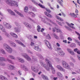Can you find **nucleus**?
<instances>
[{
  "mask_svg": "<svg viewBox=\"0 0 80 80\" xmlns=\"http://www.w3.org/2000/svg\"><path fill=\"white\" fill-rule=\"evenodd\" d=\"M10 34L13 38H18V36L14 32H10Z\"/></svg>",
  "mask_w": 80,
  "mask_h": 80,
  "instance_id": "f3484780",
  "label": "nucleus"
},
{
  "mask_svg": "<svg viewBox=\"0 0 80 80\" xmlns=\"http://www.w3.org/2000/svg\"><path fill=\"white\" fill-rule=\"evenodd\" d=\"M10 44L12 47H16L17 46L16 44L15 43L12 41L10 42Z\"/></svg>",
  "mask_w": 80,
  "mask_h": 80,
  "instance_id": "473e14b6",
  "label": "nucleus"
},
{
  "mask_svg": "<svg viewBox=\"0 0 80 80\" xmlns=\"http://www.w3.org/2000/svg\"><path fill=\"white\" fill-rule=\"evenodd\" d=\"M30 45L31 47H34V46H35V43H33V42H31Z\"/></svg>",
  "mask_w": 80,
  "mask_h": 80,
  "instance_id": "3c124183",
  "label": "nucleus"
},
{
  "mask_svg": "<svg viewBox=\"0 0 80 80\" xmlns=\"http://www.w3.org/2000/svg\"><path fill=\"white\" fill-rule=\"evenodd\" d=\"M14 12L18 15H19L20 17H23V15L22 14V13H20V12H18L17 10H14Z\"/></svg>",
  "mask_w": 80,
  "mask_h": 80,
  "instance_id": "4be33fe9",
  "label": "nucleus"
},
{
  "mask_svg": "<svg viewBox=\"0 0 80 80\" xmlns=\"http://www.w3.org/2000/svg\"><path fill=\"white\" fill-rule=\"evenodd\" d=\"M15 41L16 43H18L19 45H21L22 46H23V47H25V45H24L23 43L21 42L18 40H15Z\"/></svg>",
  "mask_w": 80,
  "mask_h": 80,
  "instance_id": "6ab92c4d",
  "label": "nucleus"
},
{
  "mask_svg": "<svg viewBox=\"0 0 80 80\" xmlns=\"http://www.w3.org/2000/svg\"><path fill=\"white\" fill-rule=\"evenodd\" d=\"M29 20H30L32 22H33V23H35V21H34V20H33L32 19L30 18H28Z\"/></svg>",
  "mask_w": 80,
  "mask_h": 80,
  "instance_id": "4d7b16f0",
  "label": "nucleus"
},
{
  "mask_svg": "<svg viewBox=\"0 0 80 80\" xmlns=\"http://www.w3.org/2000/svg\"><path fill=\"white\" fill-rule=\"evenodd\" d=\"M3 25L7 29H11L12 28V25L10 23L4 22L3 23Z\"/></svg>",
  "mask_w": 80,
  "mask_h": 80,
  "instance_id": "0eeeda50",
  "label": "nucleus"
},
{
  "mask_svg": "<svg viewBox=\"0 0 80 80\" xmlns=\"http://www.w3.org/2000/svg\"><path fill=\"white\" fill-rule=\"evenodd\" d=\"M56 22L60 26H62V23H61V22H60V21H57Z\"/></svg>",
  "mask_w": 80,
  "mask_h": 80,
  "instance_id": "8fccbe9b",
  "label": "nucleus"
},
{
  "mask_svg": "<svg viewBox=\"0 0 80 80\" xmlns=\"http://www.w3.org/2000/svg\"><path fill=\"white\" fill-rule=\"evenodd\" d=\"M59 55H60L61 57H63L65 55V52L62 50H61L59 51Z\"/></svg>",
  "mask_w": 80,
  "mask_h": 80,
  "instance_id": "a878e982",
  "label": "nucleus"
},
{
  "mask_svg": "<svg viewBox=\"0 0 80 80\" xmlns=\"http://www.w3.org/2000/svg\"><path fill=\"white\" fill-rule=\"evenodd\" d=\"M42 78L44 80H49V79H48V77L45 76V75H42Z\"/></svg>",
  "mask_w": 80,
  "mask_h": 80,
  "instance_id": "c9c22d12",
  "label": "nucleus"
},
{
  "mask_svg": "<svg viewBox=\"0 0 80 80\" xmlns=\"http://www.w3.org/2000/svg\"><path fill=\"white\" fill-rule=\"evenodd\" d=\"M28 38L29 39V40H32V41L33 40V37H32V36H29Z\"/></svg>",
  "mask_w": 80,
  "mask_h": 80,
  "instance_id": "5fc2aeb1",
  "label": "nucleus"
},
{
  "mask_svg": "<svg viewBox=\"0 0 80 80\" xmlns=\"http://www.w3.org/2000/svg\"><path fill=\"white\" fill-rule=\"evenodd\" d=\"M39 17L40 18H41V20L43 22H44V21H45V19H47V20L48 21V22H51L53 24V25H55V26H56L57 25L56 23H55L53 21H51L48 18H47L45 16H44L42 18L41 16H39Z\"/></svg>",
  "mask_w": 80,
  "mask_h": 80,
  "instance_id": "39448f33",
  "label": "nucleus"
},
{
  "mask_svg": "<svg viewBox=\"0 0 80 80\" xmlns=\"http://www.w3.org/2000/svg\"><path fill=\"white\" fill-rule=\"evenodd\" d=\"M31 1H32V2L34 4H35V5H38L41 7V8H45V6L39 3L38 4V3H37V2H35V0H31Z\"/></svg>",
  "mask_w": 80,
  "mask_h": 80,
  "instance_id": "1a4fd4ad",
  "label": "nucleus"
},
{
  "mask_svg": "<svg viewBox=\"0 0 80 80\" xmlns=\"http://www.w3.org/2000/svg\"><path fill=\"white\" fill-rule=\"evenodd\" d=\"M57 2L59 3V5L62 6V7H63V1L62 0H57Z\"/></svg>",
  "mask_w": 80,
  "mask_h": 80,
  "instance_id": "412c9836",
  "label": "nucleus"
},
{
  "mask_svg": "<svg viewBox=\"0 0 80 80\" xmlns=\"http://www.w3.org/2000/svg\"><path fill=\"white\" fill-rule=\"evenodd\" d=\"M3 34H4L6 37H10V35H9V34L6 31L4 32Z\"/></svg>",
  "mask_w": 80,
  "mask_h": 80,
  "instance_id": "e433bc0d",
  "label": "nucleus"
},
{
  "mask_svg": "<svg viewBox=\"0 0 80 80\" xmlns=\"http://www.w3.org/2000/svg\"><path fill=\"white\" fill-rule=\"evenodd\" d=\"M32 10L34 12H36L37 11V8H32Z\"/></svg>",
  "mask_w": 80,
  "mask_h": 80,
  "instance_id": "bf43d9fd",
  "label": "nucleus"
},
{
  "mask_svg": "<svg viewBox=\"0 0 80 80\" xmlns=\"http://www.w3.org/2000/svg\"><path fill=\"white\" fill-rule=\"evenodd\" d=\"M52 32H55L56 30H58L59 32H61V30L60 29H57V28L55 27L52 28Z\"/></svg>",
  "mask_w": 80,
  "mask_h": 80,
  "instance_id": "f704fd0d",
  "label": "nucleus"
},
{
  "mask_svg": "<svg viewBox=\"0 0 80 80\" xmlns=\"http://www.w3.org/2000/svg\"><path fill=\"white\" fill-rule=\"evenodd\" d=\"M57 75L60 79H61V80H63V75L61 74V73L60 72H58L57 73Z\"/></svg>",
  "mask_w": 80,
  "mask_h": 80,
  "instance_id": "dca6fc26",
  "label": "nucleus"
},
{
  "mask_svg": "<svg viewBox=\"0 0 80 80\" xmlns=\"http://www.w3.org/2000/svg\"><path fill=\"white\" fill-rule=\"evenodd\" d=\"M67 50L69 53L71 54V55H75V53H74V52H73V50L70 48H67Z\"/></svg>",
  "mask_w": 80,
  "mask_h": 80,
  "instance_id": "ddd939ff",
  "label": "nucleus"
},
{
  "mask_svg": "<svg viewBox=\"0 0 80 80\" xmlns=\"http://www.w3.org/2000/svg\"><path fill=\"white\" fill-rule=\"evenodd\" d=\"M74 41H75V42L77 43L79 45V46H80V42L79 41H78V40L76 39H74Z\"/></svg>",
  "mask_w": 80,
  "mask_h": 80,
  "instance_id": "ea45409f",
  "label": "nucleus"
},
{
  "mask_svg": "<svg viewBox=\"0 0 80 80\" xmlns=\"http://www.w3.org/2000/svg\"><path fill=\"white\" fill-rule=\"evenodd\" d=\"M18 28L15 27L14 29V30L15 32H20V29L19 27H17Z\"/></svg>",
  "mask_w": 80,
  "mask_h": 80,
  "instance_id": "c85d7f7f",
  "label": "nucleus"
},
{
  "mask_svg": "<svg viewBox=\"0 0 80 80\" xmlns=\"http://www.w3.org/2000/svg\"><path fill=\"white\" fill-rule=\"evenodd\" d=\"M0 79L2 80H8V79L6 77L2 75H0Z\"/></svg>",
  "mask_w": 80,
  "mask_h": 80,
  "instance_id": "cd10ccee",
  "label": "nucleus"
},
{
  "mask_svg": "<svg viewBox=\"0 0 80 80\" xmlns=\"http://www.w3.org/2000/svg\"><path fill=\"white\" fill-rule=\"evenodd\" d=\"M8 68L10 70H14V68H15V67L10 65H8Z\"/></svg>",
  "mask_w": 80,
  "mask_h": 80,
  "instance_id": "aec40b11",
  "label": "nucleus"
},
{
  "mask_svg": "<svg viewBox=\"0 0 80 80\" xmlns=\"http://www.w3.org/2000/svg\"><path fill=\"white\" fill-rule=\"evenodd\" d=\"M28 11V7H25L24 8V11L26 12V13H27Z\"/></svg>",
  "mask_w": 80,
  "mask_h": 80,
  "instance_id": "a19ab883",
  "label": "nucleus"
},
{
  "mask_svg": "<svg viewBox=\"0 0 80 80\" xmlns=\"http://www.w3.org/2000/svg\"><path fill=\"white\" fill-rule=\"evenodd\" d=\"M37 28H38L37 30L38 32H40V30L41 29V28H40V26H38Z\"/></svg>",
  "mask_w": 80,
  "mask_h": 80,
  "instance_id": "864d4df0",
  "label": "nucleus"
},
{
  "mask_svg": "<svg viewBox=\"0 0 80 80\" xmlns=\"http://www.w3.org/2000/svg\"><path fill=\"white\" fill-rule=\"evenodd\" d=\"M68 40H69V41H72V39L70 37H68Z\"/></svg>",
  "mask_w": 80,
  "mask_h": 80,
  "instance_id": "680f3d73",
  "label": "nucleus"
},
{
  "mask_svg": "<svg viewBox=\"0 0 80 80\" xmlns=\"http://www.w3.org/2000/svg\"><path fill=\"white\" fill-rule=\"evenodd\" d=\"M20 67L22 69H23L24 70H25V72H28L29 70L28 68L24 65H21Z\"/></svg>",
  "mask_w": 80,
  "mask_h": 80,
  "instance_id": "2eb2a0df",
  "label": "nucleus"
},
{
  "mask_svg": "<svg viewBox=\"0 0 80 80\" xmlns=\"http://www.w3.org/2000/svg\"><path fill=\"white\" fill-rule=\"evenodd\" d=\"M46 38L48 39H49V40H50V39H51V37H50V35L49 34H48L47 35Z\"/></svg>",
  "mask_w": 80,
  "mask_h": 80,
  "instance_id": "de8ad7c7",
  "label": "nucleus"
},
{
  "mask_svg": "<svg viewBox=\"0 0 80 80\" xmlns=\"http://www.w3.org/2000/svg\"><path fill=\"white\" fill-rule=\"evenodd\" d=\"M0 65L2 67H4L5 66V63L4 62H2L0 63Z\"/></svg>",
  "mask_w": 80,
  "mask_h": 80,
  "instance_id": "603ef678",
  "label": "nucleus"
},
{
  "mask_svg": "<svg viewBox=\"0 0 80 80\" xmlns=\"http://www.w3.org/2000/svg\"><path fill=\"white\" fill-rule=\"evenodd\" d=\"M46 11L48 12L49 13H51V10L49 9H46Z\"/></svg>",
  "mask_w": 80,
  "mask_h": 80,
  "instance_id": "338daca9",
  "label": "nucleus"
},
{
  "mask_svg": "<svg viewBox=\"0 0 80 80\" xmlns=\"http://www.w3.org/2000/svg\"><path fill=\"white\" fill-rule=\"evenodd\" d=\"M70 47H75L76 44L75 43H72L70 45Z\"/></svg>",
  "mask_w": 80,
  "mask_h": 80,
  "instance_id": "a18cd8bd",
  "label": "nucleus"
},
{
  "mask_svg": "<svg viewBox=\"0 0 80 80\" xmlns=\"http://www.w3.org/2000/svg\"><path fill=\"white\" fill-rule=\"evenodd\" d=\"M70 65L71 66V67H74V64L72 62H70Z\"/></svg>",
  "mask_w": 80,
  "mask_h": 80,
  "instance_id": "69168bd1",
  "label": "nucleus"
},
{
  "mask_svg": "<svg viewBox=\"0 0 80 80\" xmlns=\"http://www.w3.org/2000/svg\"><path fill=\"white\" fill-rule=\"evenodd\" d=\"M44 13L47 17H50V18H52V16L49 13L47 12H45Z\"/></svg>",
  "mask_w": 80,
  "mask_h": 80,
  "instance_id": "72a5a7b5",
  "label": "nucleus"
},
{
  "mask_svg": "<svg viewBox=\"0 0 80 80\" xmlns=\"http://www.w3.org/2000/svg\"><path fill=\"white\" fill-rule=\"evenodd\" d=\"M29 14H30V15H32V17H34L35 16V14L33 13V12H29Z\"/></svg>",
  "mask_w": 80,
  "mask_h": 80,
  "instance_id": "09e8293b",
  "label": "nucleus"
},
{
  "mask_svg": "<svg viewBox=\"0 0 80 80\" xmlns=\"http://www.w3.org/2000/svg\"><path fill=\"white\" fill-rule=\"evenodd\" d=\"M5 2L7 4L11 7L12 6L18 7V4L16 1H14L12 0H5Z\"/></svg>",
  "mask_w": 80,
  "mask_h": 80,
  "instance_id": "f03ea898",
  "label": "nucleus"
},
{
  "mask_svg": "<svg viewBox=\"0 0 80 80\" xmlns=\"http://www.w3.org/2000/svg\"><path fill=\"white\" fill-rule=\"evenodd\" d=\"M75 12L76 14H75L74 13H70V15L71 16H72V17H73L74 18H77V15H78V11L77 9H76Z\"/></svg>",
  "mask_w": 80,
  "mask_h": 80,
  "instance_id": "9b49d317",
  "label": "nucleus"
},
{
  "mask_svg": "<svg viewBox=\"0 0 80 80\" xmlns=\"http://www.w3.org/2000/svg\"><path fill=\"white\" fill-rule=\"evenodd\" d=\"M17 58L18 60V62H21V63H24L25 62V61L23 59L20 58Z\"/></svg>",
  "mask_w": 80,
  "mask_h": 80,
  "instance_id": "2f4dec72",
  "label": "nucleus"
},
{
  "mask_svg": "<svg viewBox=\"0 0 80 80\" xmlns=\"http://www.w3.org/2000/svg\"><path fill=\"white\" fill-rule=\"evenodd\" d=\"M3 46L6 51H7L8 53H12L13 49H12V48L10 46H8V45L6 43L3 44Z\"/></svg>",
  "mask_w": 80,
  "mask_h": 80,
  "instance_id": "7ed1b4c3",
  "label": "nucleus"
},
{
  "mask_svg": "<svg viewBox=\"0 0 80 80\" xmlns=\"http://www.w3.org/2000/svg\"><path fill=\"white\" fill-rule=\"evenodd\" d=\"M76 34H77V35H78L79 37H78V38L79 40H80V34H79V33L76 32Z\"/></svg>",
  "mask_w": 80,
  "mask_h": 80,
  "instance_id": "13d9d810",
  "label": "nucleus"
},
{
  "mask_svg": "<svg viewBox=\"0 0 80 80\" xmlns=\"http://www.w3.org/2000/svg\"><path fill=\"white\" fill-rule=\"evenodd\" d=\"M56 67L59 71H61L62 72H65V69L60 65H58Z\"/></svg>",
  "mask_w": 80,
  "mask_h": 80,
  "instance_id": "9d476101",
  "label": "nucleus"
},
{
  "mask_svg": "<svg viewBox=\"0 0 80 80\" xmlns=\"http://www.w3.org/2000/svg\"><path fill=\"white\" fill-rule=\"evenodd\" d=\"M7 61L8 62L12 63V64H14V62L8 58H7L6 59L3 57H0V62H7Z\"/></svg>",
  "mask_w": 80,
  "mask_h": 80,
  "instance_id": "20e7f679",
  "label": "nucleus"
},
{
  "mask_svg": "<svg viewBox=\"0 0 80 80\" xmlns=\"http://www.w3.org/2000/svg\"><path fill=\"white\" fill-rule=\"evenodd\" d=\"M34 48L36 50H37V51H40V48H38V46L37 45H35V47H34Z\"/></svg>",
  "mask_w": 80,
  "mask_h": 80,
  "instance_id": "c756f323",
  "label": "nucleus"
},
{
  "mask_svg": "<svg viewBox=\"0 0 80 80\" xmlns=\"http://www.w3.org/2000/svg\"><path fill=\"white\" fill-rule=\"evenodd\" d=\"M62 65L63 68L68 69V70H70L71 69L70 65L65 61H63L62 62Z\"/></svg>",
  "mask_w": 80,
  "mask_h": 80,
  "instance_id": "423d86ee",
  "label": "nucleus"
},
{
  "mask_svg": "<svg viewBox=\"0 0 80 80\" xmlns=\"http://www.w3.org/2000/svg\"><path fill=\"white\" fill-rule=\"evenodd\" d=\"M37 55L40 59V62L42 66V67H43L45 69L48 71H50V69H52V73L53 74H55L56 72L55 69L52 67L51 62L50 61L47 59V58L45 59V61L47 62V65H46L45 63L43 62L42 61H41V59L42 60H44V58H43L41 54H38Z\"/></svg>",
  "mask_w": 80,
  "mask_h": 80,
  "instance_id": "f257e3e1",
  "label": "nucleus"
},
{
  "mask_svg": "<svg viewBox=\"0 0 80 80\" xmlns=\"http://www.w3.org/2000/svg\"><path fill=\"white\" fill-rule=\"evenodd\" d=\"M27 52L28 53H30L31 54H32V55L33 54V52L28 49H27Z\"/></svg>",
  "mask_w": 80,
  "mask_h": 80,
  "instance_id": "c03bdc74",
  "label": "nucleus"
},
{
  "mask_svg": "<svg viewBox=\"0 0 80 80\" xmlns=\"http://www.w3.org/2000/svg\"><path fill=\"white\" fill-rule=\"evenodd\" d=\"M78 70L79 71L76 70V72L78 73H80V69H79Z\"/></svg>",
  "mask_w": 80,
  "mask_h": 80,
  "instance_id": "e2e57ef3",
  "label": "nucleus"
},
{
  "mask_svg": "<svg viewBox=\"0 0 80 80\" xmlns=\"http://www.w3.org/2000/svg\"><path fill=\"white\" fill-rule=\"evenodd\" d=\"M14 24L17 26L19 27V28H21V26L19 24V23L17 21H15L14 22Z\"/></svg>",
  "mask_w": 80,
  "mask_h": 80,
  "instance_id": "58836bf2",
  "label": "nucleus"
},
{
  "mask_svg": "<svg viewBox=\"0 0 80 80\" xmlns=\"http://www.w3.org/2000/svg\"><path fill=\"white\" fill-rule=\"evenodd\" d=\"M55 59L57 62H59L60 61V59L57 58H55Z\"/></svg>",
  "mask_w": 80,
  "mask_h": 80,
  "instance_id": "0e129e2a",
  "label": "nucleus"
},
{
  "mask_svg": "<svg viewBox=\"0 0 80 80\" xmlns=\"http://www.w3.org/2000/svg\"><path fill=\"white\" fill-rule=\"evenodd\" d=\"M8 12H9L10 14L11 15H14V16H15V12L12 11V10L10 9H8Z\"/></svg>",
  "mask_w": 80,
  "mask_h": 80,
  "instance_id": "b1692460",
  "label": "nucleus"
},
{
  "mask_svg": "<svg viewBox=\"0 0 80 80\" xmlns=\"http://www.w3.org/2000/svg\"><path fill=\"white\" fill-rule=\"evenodd\" d=\"M60 37L61 39H64V37L62 35H61L60 36Z\"/></svg>",
  "mask_w": 80,
  "mask_h": 80,
  "instance_id": "774afa93",
  "label": "nucleus"
},
{
  "mask_svg": "<svg viewBox=\"0 0 80 80\" xmlns=\"http://www.w3.org/2000/svg\"><path fill=\"white\" fill-rule=\"evenodd\" d=\"M53 36L55 37V38L57 39V40H58L59 39V38H58V36L57 35V34H53Z\"/></svg>",
  "mask_w": 80,
  "mask_h": 80,
  "instance_id": "79ce46f5",
  "label": "nucleus"
},
{
  "mask_svg": "<svg viewBox=\"0 0 80 80\" xmlns=\"http://www.w3.org/2000/svg\"><path fill=\"white\" fill-rule=\"evenodd\" d=\"M24 24L25 26L27 27L28 28H32V26H31V25L28 23L25 22L24 23Z\"/></svg>",
  "mask_w": 80,
  "mask_h": 80,
  "instance_id": "393cba45",
  "label": "nucleus"
},
{
  "mask_svg": "<svg viewBox=\"0 0 80 80\" xmlns=\"http://www.w3.org/2000/svg\"><path fill=\"white\" fill-rule=\"evenodd\" d=\"M22 56L23 57H24V58H26V60H27L28 61H31V60H32L31 58H30L28 56L27 54L26 53H22Z\"/></svg>",
  "mask_w": 80,
  "mask_h": 80,
  "instance_id": "6e6552de",
  "label": "nucleus"
},
{
  "mask_svg": "<svg viewBox=\"0 0 80 80\" xmlns=\"http://www.w3.org/2000/svg\"><path fill=\"white\" fill-rule=\"evenodd\" d=\"M0 30L2 31V32H5L6 31V30H5V28L4 27L2 26V27L1 28Z\"/></svg>",
  "mask_w": 80,
  "mask_h": 80,
  "instance_id": "37998d69",
  "label": "nucleus"
},
{
  "mask_svg": "<svg viewBox=\"0 0 80 80\" xmlns=\"http://www.w3.org/2000/svg\"><path fill=\"white\" fill-rule=\"evenodd\" d=\"M44 42H45L46 43V45L48 47V48H49V49H50V50H52V47L51 46V44L50 43H49V42H48L46 40H44Z\"/></svg>",
  "mask_w": 80,
  "mask_h": 80,
  "instance_id": "4468645a",
  "label": "nucleus"
},
{
  "mask_svg": "<svg viewBox=\"0 0 80 80\" xmlns=\"http://www.w3.org/2000/svg\"><path fill=\"white\" fill-rule=\"evenodd\" d=\"M66 23L67 24V25L69 27H70L71 28H72V29H75V27L73 26L74 25V24L71 23V24H69L68 22H66Z\"/></svg>",
  "mask_w": 80,
  "mask_h": 80,
  "instance_id": "a211bd4d",
  "label": "nucleus"
},
{
  "mask_svg": "<svg viewBox=\"0 0 80 80\" xmlns=\"http://www.w3.org/2000/svg\"><path fill=\"white\" fill-rule=\"evenodd\" d=\"M62 49L60 48H57L55 50L56 51H60V50H61Z\"/></svg>",
  "mask_w": 80,
  "mask_h": 80,
  "instance_id": "6e6d98bb",
  "label": "nucleus"
},
{
  "mask_svg": "<svg viewBox=\"0 0 80 80\" xmlns=\"http://www.w3.org/2000/svg\"><path fill=\"white\" fill-rule=\"evenodd\" d=\"M65 27L66 28V29H67V30H68L72 31V29H71V28H70L68 27L65 26Z\"/></svg>",
  "mask_w": 80,
  "mask_h": 80,
  "instance_id": "49530a36",
  "label": "nucleus"
},
{
  "mask_svg": "<svg viewBox=\"0 0 80 80\" xmlns=\"http://www.w3.org/2000/svg\"><path fill=\"white\" fill-rule=\"evenodd\" d=\"M8 57L9 58H11V59L14 60H16V58H15V57L14 56H13V55H9L8 56Z\"/></svg>",
  "mask_w": 80,
  "mask_h": 80,
  "instance_id": "7c9ffc66",
  "label": "nucleus"
},
{
  "mask_svg": "<svg viewBox=\"0 0 80 80\" xmlns=\"http://www.w3.org/2000/svg\"><path fill=\"white\" fill-rule=\"evenodd\" d=\"M32 61H33L34 63H35L37 62V59L35 57H32Z\"/></svg>",
  "mask_w": 80,
  "mask_h": 80,
  "instance_id": "4c0bfd02",
  "label": "nucleus"
},
{
  "mask_svg": "<svg viewBox=\"0 0 80 80\" xmlns=\"http://www.w3.org/2000/svg\"><path fill=\"white\" fill-rule=\"evenodd\" d=\"M56 18L57 20H59V21H62V22H63V19L62 18L59 17L57 15H55Z\"/></svg>",
  "mask_w": 80,
  "mask_h": 80,
  "instance_id": "5701e85b",
  "label": "nucleus"
},
{
  "mask_svg": "<svg viewBox=\"0 0 80 80\" xmlns=\"http://www.w3.org/2000/svg\"><path fill=\"white\" fill-rule=\"evenodd\" d=\"M31 69L32 71H33L35 73H37V72H38L39 71V69L37 67L35 66H32Z\"/></svg>",
  "mask_w": 80,
  "mask_h": 80,
  "instance_id": "f8f14e48",
  "label": "nucleus"
},
{
  "mask_svg": "<svg viewBox=\"0 0 80 80\" xmlns=\"http://www.w3.org/2000/svg\"><path fill=\"white\" fill-rule=\"evenodd\" d=\"M61 13H62V15L63 17H66V15H65V14L63 12H62Z\"/></svg>",
  "mask_w": 80,
  "mask_h": 80,
  "instance_id": "052dcab7",
  "label": "nucleus"
},
{
  "mask_svg": "<svg viewBox=\"0 0 80 80\" xmlns=\"http://www.w3.org/2000/svg\"><path fill=\"white\" fill-rule=\"evenodd\" d=\"M0 53L3 55H6V52L3 49H0Z\"/></svg>",
  "mask_w": 80,
  "mask_h": 80,
  "instance_id": "bb28decb",
  "label": "nucleus"
}]
</instances>
